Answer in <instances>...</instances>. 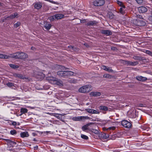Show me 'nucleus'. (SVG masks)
I'll use <instances>...</instances> for the list:
<instances>
[{
  "label": "nucleus",
  "instance_id": "obj_1",
  "mask_svg": "<svg viewBox=\"0 0 152 152\" xmlns=\"http://www.w3.org/2000/svg\"><path fill=\"white\" fill-rule=\"evenodd\" d=\"M47 79L51 84L56 85L60 86H63V82L61 80H58L53 77H48Z\"/></svg>",
  "mask_w": 152,
  "mask_h": 152
},
{
  "label": "nucleus",
  "instance_id": "obj_2",
  "mask_svg": "<svg viewBox=\"0 0 152 152\" xmlns=\"http://www.w3.org/2000/svg\"><path fill=\"white\" fill-rule=\"evenodd\" d=\"M12 58H20L24 59L28 57L27 55L23 53H17L13 54L12 56Z\"/></svg>",
  "mask_w": 152,
  "mask_h": 152
},
{
  "label": "nucleus",
  "instance_id": "obj_3",
  "mask_svg": "<svg viewBox=\"0 0 152 152\" xmlns=\"http://www.w3.org/2000/svg\"><path fill=\"white\" fill-rule=\"evenodd\" d=\"M92 89L91 86V85H86L83 86L79 88L78 91L79 92L82 93H85L89 92Z\"/></svg>",
  "mask_w": 152,
  "mask_h": 152
},
{
  "label": "nucleus",
  "instance_id": "obj_4",
  "mask_svg": "<svg viewBox=\"0 0 152 152\" xmlns=\"http://www.w3.org/2000/svg\"><path fill=\"white\" fill-rule=\"evenodd\" d=\"M58 66L61 71L58 72H57V75L60 76H64V75L65 74V71L63 70H66L67 69L65 67L62 66L58 65Z\"/></svg>",
  "mask_w": 152,
  "mask_h": 152
},
{
  "label": "nucleus",
  "instance_id": "obj_5",
  "mask_svg": "<svg viewBox=\"0 0 152 152\" xmlns=\"http://www.w3.org/2000/svg\"><path fill=\"white\" fill-rule=\"evenodd\" d=\"M121 124L123 126L126 128H130L132 126V124L130 122L125 120L122 121Z\"/></svg>",
  "mask_w": 152,
  "mask_h": 152
},
{
  "label": "nucleus",
  "instance_id": "obj_6",
  "mask_svg": "<svg viewBox=\"0 0 152 152\" xmlns=\"http://www.w3.org/2000/svg\"><path fill=\"white\" fill-rule=\"evenodd\" d=\"M105 3L104 1L100 0H95L93 2V4L96 6H100L103 5Z\"/></svg>",
  "mask_w": 152,
  "mask_h": 152
},
{
  "label": "nucleus",
  "instance_id": "obj_7",
  "mask_svg": "<svg viewBox=\"0 0 152 152\" xmlns=\"http://www.w3.org/2000/svg\"><path fill=\"white\" fill-rule=\"evenodd\" d=\"M139 12L140 13H145L148 11V8L147 7L141 6L138 8Z\"/></svg>",
  "mask_w": 152,
  "mask_h": 152
},
{
  "label": "nucleus",
  "instance_id": "obj_8",
  "mask_svg": "<svg viewBox=\"0 0 152 152\" xmlns=\"http://www.w3.org/2000/svg\"><path fill=\"white\" fill-rule=\"evenodd\" d=\"M86 118V117L84 116H79L74 117L72 118V120L75 121H80Z\"/></svg>",
  "mask_w": 152,
  "mask_h": 152
},
{
  "label": "nucleus",
  "instance_id": "obj_9",
  "mask_svg": "<svg viewBox=\"0 0 152 152\" xmlns=\"http://www.w3.org/2000/svg\"><path fill=\"white\" fill-rule=\"evenodd\" d=\"M86 110L88 113L91 114H99V111L93 109L88 108Z\"/></svg>",
  "mask_w": 152,
  "mask_h": 152
},
{
  "label": "nucleus",
  "instance_id": "obj_10",
  "mask_svg": "<svg viewBox=\"0 0 152 152\" xmlns=\"http://www.w3.org/2000/svg\"><path fill=\"white\" fill-rule=\"evenodd\" d=\"M42 6V4L40 2H37L35 3L34 7L35 9H40Z\"/></svg>",
  "mask_w": 152,
  "mask_h": 152
},
{
  "label": "nucleus",
  "instance_id": "obj_11",
  "mask_svg": "<svg viewBox=\"0 0 152 152\" xmlns=\"http://www.w3.org/2000/svg\"><path fill=\"white\" fill-rule=\"evenodd\" d=\"M101 68L102 69L109 72H112L113 71V70L111 68L105 66H102L101 67Z\"/></svg>",
  "mask_w": 152,
  "mask_h": 152
},
{
  "label": "nucleus",
  "instance_id": "obj_12",
  "mask_svg": "<svg viewBox=\"0 0 152 152\" xmlns=\"http://www.w3.org/2000/svg\"><path fill=\"white\" fill-rule=\"evenodd\" d=\"M136 78L138 80L141 81H144L147 80V78L146 77L141 76H136Z\"/></svg>",
  "mask_w": 152,
  "mask_h": 152
},
{
  "label": "nucleus",
  "instance_id": "obj_13",
  "mask_svg": "<svg viewBox=\"0 0 152 152\" xmlns=\"http://www.w3.org/2000/svg\"><path fill=\"white\" fill-rule=\"evenodd\" d=\"M29 136L28 132H21L20 133V137L22 138L27 137Z\"/></svg>",
  "mask_w": 152,
  "mask_h": 152
},
{
  "label": "nucleus",
  "instance_id": "obj_14",
  "mask_svg": "<svg viewBox=\"0 0 152 152\" xmlns=\"http://www.w3.org/2000/svg\"><path fill=\"white\" fill-rule=\"evenodd\" d=\"M51 26V25L49 23L46 22H44V27L45 29L49 30Z\"/></svg>",
  "mask_w": 152,
  "mask_h": 152
},
{
  "label": "nucleus",
  "instance_id": "obj_15",
  "mask_svg": "<svg viewBox=\"0 0 152 152\" xmlns=\"http://www.w3.org/2000/svg\"><path fill=\"white\" fill-rule=\"evenodd\" d=\"M101 93L98 92H92L90 93V95L91 96H98L101 95Z\"/></svg>",
  "mask_w": 152,
  "mask_h": 152
},
{
  "label": "nucleus",
  "instance_id": "obj_16",
  "mask_svg": "<svg viewBox=\"0 0 152 152\" xmlns=\"http://www.w3.org/2000/svg\"><path fill=\"white\" fill-rule=\"evenodd\" d=\"M102 34H105L107 36H109L112 34V32L111 31L108 30H103L102 31Z\"/></svg>",
  "mask_w": 152,
  "mask_h": 152
},
{
  "label": "nucleus",
  "instance_id": "obj_17",
  "mask_svg": "<svg viewBox=\"0 0 152 152\" xmlns=\"http://www.w3.org/2000/svg\"><path fill=\"white\" fill-rule=\"evenodd\" d=\"M55 19H59L64 17V15L62 14H58L55 15Z\"/></svg>",
  "mask_w": 152,
  "mask_h": 152
},
{
  "label": "nucleus",
  "instance_id": "obj_18",
  "mask_svg": "<svg viewBox=\"0 0 152 152\" xmlns=\"http://www.w3.org/2000/svg\"><path fill=\"white\" fill-rule=\"evenodd\" d=\"M126 63L128 65L132 66H135L138 64V62H132L130 61H126Z\"/></svg>",
  "mask_w": 152,
  "mask_h": 152
},
{
  "label": "nucleus",
  "instance_id": "obj_19",
  "mask_svg": "<svg viewBox=\"0 0 152 152\" xmlns=\"http://www.w3.org/2000/svg\"><path fill=\"white\" fill-rule=\"evenodd\" d=\"M64 115L63 114H55V116L59 119L61 120L62 119V116Z\"/></svg>",
  "mask_w": 152,
  "mask_h": 152
},
{
  "label": "nucleus",
  "instance_id": "obj_20",
  "mask_svg": "<svg viewBox=\"0 0 152 152\" xmlns=\"http://www.w3.org/2000/svg\"><path fill=\"white\" fill-rule=\"evenodd\" d=\"M65 75L69 76L73 75L74 74V73L73 72L68 71H65Z\"/></svg>",
  "mask_w": 152,
  "mask_h": 152
},
{
  "label": "nucleus",
  "instance_id": "obj_21",
  "mask_svg": "<svg viewBox=\"0 0 152 152\" xmlns=\"http://www.w3.org/2000/svg\"><path fill=\"white\" fill-rule=\"evenodd\" d=\"M117 3L121 7H122L124 8V9H125V6L124 5L123 3L118 0L117 1Z\"/></svg>",
  "mask_w": 152,
  "mask_h": 152
},
{
  "label": "nucleus",
  "instance_id": "obj_22",
  "mask_svg": "<svg viewBox=\"0 0 152 152\" xmlns=\"http://www.w3.org/2000/svg\"><path fill=\"white\" fill-rule=\"evenodd\" d=\"M99 109L100 110L104 111H107L108 110V109L107 107L103 105L100 106L99 107Z\"/></svg>",
  "mask_w": 152,
  "mask_h": 152
},
{
  "label": "nucleus",
  "instance_id": "obj_23",
  "mask_svg": "<svg viewBox=\"0 0 152 152\" xmlns=\"http://www.w3.org/2000/svg\"><path fill=\"white\" fill-rule=\"evenodd\" d=\"M15 76L16 77H18L19 78L22 79H24L26 78V77H25L24 76L20 74H16L15 75Z\"/></svg>",
  "mask_w": 152,
  "mask_h": 152
},
{
  "label": "nucleus",
  "instance_id": "obj_24",
  "mask_svg": "<svg viewBox=\"0 0 152 152\" xmlns=\"http://www.w3.org/2000/svg\"><path fill=\"white\" fill-rule=\"evenodd\" d=\"M20 112L23 114L27 113L28 112V110L25 108H21L20 109Z\"/></svg>",
  "mask_w": 152,
  "mask_h": 152
},
{
  "label": "nucleus",
  "instance_id": "obj_25",
  "mask_svg": "<svg viewBox=\"0 0 152 152\" xmlns=\"http://www.w3.org/2000/svg\"><path fill=\"white\" fill-rule=\"evenodd\" d=\"M10 56L0 54V58H8Z\"/></svg>",
  "mask_w": 152,
  "mask_h": 152
},
{
  "label": "nucleus",
  "instance_id": "obj_26",
  "mask_svg": "<svg viewBox=\"0 0 152 152\" xmlns=\"http://www.w3.org/2000/svg\"><path fill=\"white\" fill-rule=\"evenodd\" d=\"M37 75L38 76L37 77L39 78V76H40V77H39L40 79L43 78L45 76V75L41 72H39Z\"/></svg>",
  "mask_w": 152,
  "mask_h": 152
},
{
  "label": "nucleus",
  "instance_id": "obj_27",
  "mask_svg": "<svg viewBox=\"0 0 152 152\" xmlns=\"http://www.w3.org/2000/svg\"><path fill=\"white\" fill-rule=\"evenodd\" d=\"M125 9H124V8L121 7L120 8L119 12H120L122 14H124L125 13Z\"/></svg>",
  "mask_w": 152,
  "mask_h": 152
},
{
  "label": "nucleus",
  "instance_id": "obj_28",
  "mask_svg": "<svg viewBox=\"0 0 152 152\" xmlns=\"http://www.w3.org/2000/svg\"><path fill=\"white\" fill-rule=\"evenodd\" d=\"M9 65L13 69H16L19 67L18 65L14 64H10Z\"/></svg>",
  "mask_w": 152,
  "mask_h": 152
},
{
  "label": "nucleus",
  "instance_id": "obj_29",
  "mask_svg": "<svg viewBox=\"0 0 152 152\" xmlns=\"http://www.w3.org/2000/svg\"><path fill=\"white\" fill-rule=\"evenodd\" d=\"M91 132L95 134H99V131L96 129H92L91 130Z\"/></svg>",
  "mask_w": 152,
  "mask_h": 152
},
{
  "label": "nucleus",
  "instance_id": "obj_30",
  "mask_svg": "<svg viewBox=\"0 0 152 152\" xmlns=\"http://www.w3.org/2000/svg\"><path fill=\"white\" fill-rule=\"evenodd\" d=\"M81 137L83 139H85L86 140H87L88 139V137L83 134H81Z\"/></svg>",
  "mask_w": 152,
  "mask_h": 152
},
{
  "label": "nucleus",
  "instance_id": "obj_31",
  "mask_svg": "<svg viewBox=\"0 0 152 152\" xmlns=\"http://www.w3.org/2000/svg\"><path fill=\"white\" fill-rule=\"evenodd\" d=\"M115 127L113 126L108 127L107 128H104V130H114L115 129Z\"/></svg>",
  "mask_w": 152,
  "mask_h": 152
},
{
  "label": "nucleus",
  "instance_id": "obj_32",
  "mask_svg": "<svg viewBox=\"0 0 152 152\" xmlns=\"http://www.w3.org/2000/svg\"><path fill=\"white\" fill-rule=\"evenodd\" d=\"M68 81L71 83H77V80L74 79H69L68 80Z\"/></svg>",
  "mask_w": 152,
  "mask_h": 152
},
{
  "label": "nucleus",
  "instance_id": "obj_33",
  "mask_svg": "<svg viewBox=\"0 0 152 152\" xmlns=\"http://www.w3.org/2000/svg\"><path fill=\"white\" fill-rule=\"evenodd\" d=\"M6 85L9 87H11L12 86H13L14 85V83H10V82H8L6 84Z\"/></svg>",
  "mask_w": 152,
  "mask_h": 152
},
{
  "label": "nucleus",
  "instance_id": "obj_34",
  "mask_svg": "<svg viewBox=\"0 0 152 152\" xmlns=\"http://www.w3.org/2000/svg\"><path fill=\"white\" fill-rule=\"evenodd\" d=\"M102 137L104 139H106L108 137V136L106 134H102Z\"/></svg>",
  "mask_w": 152,
  "mask_h": 152
},
{
  "label": "nucleus",
  "instance_id": "obj_35",
  "mask_svg": "<svg viewBox=\"0 0 152 152\" xmlns=\"http://www.w3.org/2000/svg\"><path fill=\"white\" fill-rule=\"evenodd\" d=\"M10 133L11 134L13 135L16 134L17 132L15 130H11L10 131Z\"/></svg>",
  "mask_w": 152,
  "mask_h": 152
},
{
  "label": "nucleus",
  "instance_id": "obj_36",
  "mask_svg": "<svg viewBox=\"0 0 152 152\" xmlns=\"http://www.w3.org/2000/svg\"><path fill=\"white\" fill-rule=\"evenodd\" d=\"M94 24V21H90L88 22L87 25L88 26H93Z\"/></svg>",
  "mask_w": 152,
  "mask_h": 152
},
{
  "label": "nucleus",
  "instance_id": "obj_37",
  "mask_svg": "<svg viewBox=\"0 0 152 152\" xmlns=\"http://www.w3.org/2000/svg\"><path fill=\"white\" fill-rule=\"evenodd\" d=\"M18 16V14L16 13H15L14 14V15H12L10 16V18H13L15 17H16Z\"/></svg>",
  "mask_w": 152,
  "mask_h": 152
},
{
  "label": "nucleus",
  "instance_id": "obj_38",
  "mask_svg": "<svg viewBox=\"0 0 152 152\" xmlns=\"http://www.w3.org/2000/svg\"><path fill=\"white\" fill-rule=\"evenodd\" d=\"M88 129V126L86 125L83 126L82 127V129L83 131H85Z\"/></svg>",
  "mask_w": 152,
  "mask_h": 152
},
{
  "label": "nucleus",
  "instance_id": "obj_39",
  "mask_svg": "<svg viewBox=\"0 0 152 152\" xmlns=\"http://www.w3.org/2000/svg\"><path fill=\"white\" fill-rule=\"evenodd\" d=\"M49 19L50 21H53L55 18V15H53V16H51L49 18Z\"/></svg>",
  "mask_w": 152,
  "mask_h": 152
},
{
  "label": "nucleus",
  "instance_id": "obj_40",
  "mask_svg": "<svg viewBox=\"0 0 152 152\" xmlns=\"http://www.w3.org/2000/svg\"><path fill=\"white\" fill-rule=\"evenodd\" d=\"M20 25V23L19 22H17V23L15 24L14 25V26L15 27L17 28L18 26Z\"/></svg>",
  "mask_w": 152,
  "mask_h": 152
},
{
  "label": "nucleus",
  "instance_id": "obj_41",
  "mask_svg": "<svg viewBox=\"0 0 152 152\" xmlns=\"http://www.w3.org/2000/svg\"><path fill=\"white\" fill-rule=\"evenodd\" d=\"M148 19L150 21H152V12L151 13V15L148 17Z\"/></svg>",
  "mask_w": 152,
  "mask_h": 152
},
{
  "label": "nucleus",
  "instance_id": "obj_42",
  "mask_svg": "<svg viewBox=\"0 0 152 152\" xmlns=\"http://www.w3.org/2000/svg\"><path fill=\"white\" fill-rule=\"evenodd\" d=\"M136 1L139 4L142 3V0H136Z\"/></svg>",
  "mask_w": 152,
  "mask_h": 152
},
{
  "label": "nucleus",
  "instance_id": "obj_43",
  "mask_svg": "<svg viewBox=\"0 0 152 152\" xmlns=\"http://www.w3.org/2000/svg\"><path fill=\"white\" fill-rule=\"evenodd\" d=\"M12 124L13 126H16L17 125V123L15 121H12Z\"/></svg>",
  "mask_w": 152,
  "mask_h": 152
},
{
  "label": "nucleus",
  "instance_id": "obj_44",
  "mask_svg": "<svg viewBox=\"0 0 152 152\" xmlns=\"http://www.w3.org/2000/svg\"><path fill=\"white\" fill-rule=\"evenodd\" d=\"M110 76L109 74H105L104 75V77H109Z\"/></svg>",
  "mask_w": 152,
  "mask_h": 152
},
{
  "label": "nucleus",
  "instance_id": "obj_45",
  "mask_svg": "<svg viewBox=\"0 0 152 152\" xmlns=\"http://www.w3.org/2000/svg\"><path fill=\"white\" fill-rule=\"evenodd\" d=\"M10 143L13 145H15L16 144V143L13 141H11Z\"/></svg>",
  "mask_w": 152,
  "mask_h": 152
},
{
  "label": "nucleus",
  "instance_id": "obj_46",
  "mask_svg": "<svg viewBox=\"0 0 152 152\" xmlns=\"http://www.w3.org/2000/svg\"><path fill=\"white\" fill-rule=\"evenodd\" d=\"M49 2L54 4H56V2H55L54 1H51L49 0Z\"/></svg>",
  "mask_w": 152,
  "mask_h": 152
},
{
  "label": "nucleus",
  "instance_id": "obj_47",
  "mask_svg": "<svg viewBox=\"0 0 152 152\" xmlns=\"http://www.w3.org/2000/svg\"><path fill=\"white\" fill-rule=\"evenodd\" d=\"M137 17L140 18H142V16L140 15H139L138 16V15H137Z\"/></svg>",
  "mask_w": 152,
  "mask_h": 152
},
{
  "label": "nucleus",
  "instance_id": "obj_48",
  "mask_svg": "<svg viewBox=\"0 0 152 152\" xmlns=\"http://www.w3.org/2000/svg\"><path fill=\"white\" fill-rule=\"evenodd\" d=\"M86 21V20H82V21H81V23H84V22Z\"/></svg>",
  "mask_w": 152,
  "mask_h": 152
},
{
  "label": "nucleus",
  "instance_id": "obj_49",
  "mask_svg": "<svg viewBox=\"0 0 152 152\" xmlns=\"http://www.w3.org/2000/svg\"><path fill=\"white\" fill-rule=\"evenodd\" d=\"M32 135H33V136H34L36 135V133H32Z\"/></svg>",
  "mask_w": 152,
  "mask_h": 152
},
{
  "label": "nucleus",
  "instance_id": "obj_50",
  "mask_svg": "<svg viewBox=\"0 0 152 152\" xmlns=\"http://www.w3.org/2000/svg\"><path fill=\"white\" fill-rule=\"evenodd\" d=\"M147 53H148V54H149V53H150V52L149 51H147Z\"/></svg>",
  "mask_w": 152,
  "mask_h": 152
},
{
  "label": "nucleus",
  "instance_id": "obj_51",
  "mask_svg": "<svg viewBox=\"0 0 152 152\" xmlns=\"http://www.w3.org/2000/svg\"><path fill=\"white\" fill-rule=\"evenodd\" d=\"M23 113H21L20 114V115H19V116H21Z\"/></svg>",
  "mask_w": 152,
  "mask_h": 152
},
{
  "label": "nucleus",
  "instance_id": "obj_52",
  "mask_svg": "<svg viewBox=\"0 0 152 152\" xmlns=\"http://www.w3.org/2000/svg\"><path fill=\"white\" fill-rule=\"evenodd\" d=\"M143 25H144L145 24V22H143Z\"/></svg>",
  "mask_w": 152,
  "mask_h": 152
},
{
  "label": "nucleus",
  "instance_id": "obj_53",
  "mask_svg": "<svg viewBox=\"0 0 152 152\" xmlns=\"http://www.w3.org/2000/svg\"><path fill=\"white\" fill-rule=\"evenodd\" d=\"M17 116H20L19 115H18V114L17 115Z\"/></svg>",
  "mask_w": 152,
  "mask_h": 152
},
{
  "label": "nucleus",
  "instance_id": "obj_54",
  "mask_svg": "<svg viewBox=\"0 0 152 152\" xmlns=\"http://www.w3.org/2000/svg\"><path fill=\"white\" fill-rule=\"evenodd\" d=\"M100 1H104V0H100Z\"/></svg>",
  "mask_w": 152,
  "mask_h": 152
},
{
  "label": "nucleus",
  "instance_id": "obj_55",
  "mask_svg": "<svg viewBox=\"0 0 152 152\" xmlns=\"http://www.w3.org/2000/svg\"><path fill=\"white\" fill-rule=\"evenodd\" d=\"M33 47H32V48H31V49H32V50H33Z\"/></svg>",
  "mask_w": 152,
  "mask_h": 152
}]
</instances>
